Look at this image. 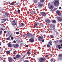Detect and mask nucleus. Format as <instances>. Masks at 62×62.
I'll list each match as a JSON object with an SVG mask.
<instances>
[{
	"label": "nucleus",
	"mask_w": 62,
	"mask_h": 62,
	"mask_svg": "<svg viewBox=\"0 0 62 62\" xmlns=\"http://www.w3.org/2000/svg\"><path fill=\"white\" fill-rule=\"evenodd\" d=\"M59 0H57L55 1L54 3V5L56 7L58 6L59 5Z\"/></svg>",
	"instance_id": "1"
},
{
	"label": "nucleus",
	"mask_w": 62,
	"mask_h": 62,
	"mask_svg": "<svg viewBox=\"0 0 62 62\" xmlns=\"http://www.w3.org/2000/svg\"><path fill=\"white\" fill-rule=\"evenodd\" d=\"M48 6L49 8L50 9H53V8H54V6L53 5L51 4H49Z\"/></svg>",
	"instance_id": "2"
},
{
	"label": "nucleus",
	"mask_w": 62,
	"mask_h": 62,
	"mask_svg": "<svg viewBox=\"0 0 62 62\" xmlns=\"http://www.w3.org/2000/svg\"><path fill=\"white\" fill-rule=\"evenodd\" d=\"M46 60V59L45 58H41L39 59V61L40 62H43L44 61Z\"/></svg>",
	"instance_id": "3"
},
{
	"label": "nucleus",
	"mask_w": 62,
	"mask_h": 62,
	"mask_svg": "<svg viewBox=\"0 0 62 62\" xmlns=\"http://www.w3.org/2000/svg\"><path fill=\"white\" fill-rule=\"evenodd\" d=\"M38 39L39 40V41H42V39L43 38V37L39 36V37H38Z\"/></svg>",
	"instance_id": "4"
},
{
	"label": "nucleus",
	"mask_w": 62,
	"mask_h": 62,
	"mask_svg": "<svg viewBox=\"0 0 62 62\" xmlns=\"http://www.w3.org/2000/svg\"><path fill=\"white\" fill-rule=\"evenodd\" d=\"M11 23L12 24V25L14 26L16 25V22H15V20L12 21L11 22Z\"/></svg>",
	"instance_id": "5"
},
{
	"label": "nucleus",
	"mask_w": 62,
	"mask_h": 62,
	"mask_svg": "<svg viewBox=\"0 0 62 62\" xmlns=\"http://www.w3.org/2000/svg\"><path fill=\"white\" fill-rule=\"evenodd\" d=\"M34 35H32V34H27V36L28 38H30V37L31 38L32 37H33V36Z\"/></svg>",
	"instance_id": "6"
},
{
	"label": "nucleus",
	"mask_w": 62,
	"mask_h": 62,
	"mask_svg": "<svg viewBox=\"0 0 62 62\" xmlns=\"http://www.w3.org/2000/svg\"><path fill=\"white\" fill-rule=\"evenodd\" d=\"M41 14L42 16H44V17H45L46 16V14L45 12H42L41 13Z\"/></svg>",
	"instance_id": "7"
},
{
	"label": "nucleus",
	"mask_w": 62,
	"mask_h": 62,
	"mask_svg": "<svg viewBox=\"0 0 62 62\" xmlns=\"http://www.w3.org/2000/svg\"><path fill=\"white\" fill-rule=\"evenodd\" d=\"M38 7L40 8L42 6V4L40 2H38Z\"/></svg>",
	"instance_id": "8"
},
{
	"label": "nucleus",
	"mask_w": 62,
	"mask_h": 62,
	"mask_svg": "<svg viewBox=\"0 0 62 62\" xmlns=\"http://www.w3.org/2000/svg\"><path fill=\"white\" fill-rule=\"evenodd\" d=\"M30 42H33L34 41V39L33 38L30 39L29 40Z\"/></svg>",
	"instance_id": "9"
},
{
	"label": "nucleus",
	"mask_w": 62,
	"mask_h": 62,
	"mask_svg": "<svg viewBox=\"0 0 62 62\" xmlns=\"http://www.w3.org/2000/svg\"><path fill=\"white\" fill-rule=\"evenodd\" d=\"M50 27L51 28H53V29L54 28H55V25L51 24L50 25Z\"/></svg>",
	"instance_id": "10"
},
{
	"label": "nucleus",
	"mask_w": 62,
	"mask_h": 62,
	"mask_svg": "<svg viewBox=\"0 0 62 62\" xmlns=\"http://www.w3.org/2000/svg\"><path fill=\"white\" fill-rule=\"evenodd\" d=\"M8 60L10 62H12V58L11 57H9L8 58Z\"/></svg>",
	"instance_id": "11"
},
{
	"label": "nucleus",
	"mask_w": 62,
	"mask_h": 62,
	"mask_svg": "<svg viewBox=\"0 0 62 62\" xmlns=\"http://www.w3.org/2000/svg\"><path fill=\"white\" fill-rule=\"evenodd\" d=\"M58 21L59 22H61L62 21V18L61 17H59L58 18Z\"/></svg>",
	"instance_id": "12"
},
{
	"label": "nucleus",
	"mask_w": 62,
	"mask_h": 62,
	"mask_svg": "<svg viewBox=\"0 0 62 62\" xmlns=\"http://www.w3.org/2000/svg\"><path fill=\"white\" fill-rule=\"evenodd\" d=\"M19 45L18 44H16L14 46V48L15 49H17Z\"/></svg>",
	"instance_id": "13"
},
{
	"label": "nucleus",
	"mask_w": 62,
	"mask_h": 62,
	"mask_svg": "<svg viewBox=\"0 0 62 62\" xmlns=\"http://www.w3.org/2000/svg\"><path fill=\"white\" fill-rule=\"evenodd\" d=\"M16 57L17 58H21V56L20 55L17 54L16 56Z\"/></svg>",
	"instance_id": "14"
},
{
	"label": "nucleus",
	"mask_w": 62,
	"mask_h": 62,
	"mask_svg": "<svg viewBox=\"0 0 62 62\" xmlns=\"http://www.w3.org/2000/svg\"><path fill=\"white\" fill-rule=\"evenodd\" d=\"M50 20L48 19H47L45 21L47 23H50Z\"/></svg>",
	"instance_id": "15"
},
{
	"label": "nucleus",
	"mask_w": 62,
	"mask_h": 62,
	"mask_svg": "<svg viewBox=\"0 0 62 62\" xmlns=\"http://www.w3.org/2000/svg\"><path fill=\"white\" fill-rule=\"evenodd\" d=\"M52 22L53 23H56V22L54 20H52Z\"/></svg>",
	"instance_id": "16"
},
{
	"label": "nucleus",
	"mask_w": 62,
	"mask_h": 62,
	"mask_svg": "<svg viewBox=\"0 0 62 62\" xmlns=\"http://www.w3.org/2000/svg\"><path fill=\"white\" fill-rule=\"evenodd\" d=\"M56 12L58 13V15H61V13H60V11H57Z\"/></svg>",
	"instance_id": "17"
},
{
	"label": "nucleus",
	"mask_w": 62,
	"mask_h": 62,
	"mask_svg": "<svg viewBox=\"0 0 62 62\" xmlns=\"http://www.w3.org/2000/svg\"><path fill=\"white\" fill-rule=\"evenodd\" d=\"M56 48H58L59 49H60L61 48V46H60L58 45H57L56 46Z\"/></svg>",
	"instance_id": "18"
},
{
	"label": "nucleus",
	"mask_w": 62,
	"mask_h": 62,
	"mask_svg": "<svg viewBox=\"0 0 62 62\" xmlns=\"http://www.w3.org/2000/svg\"><path fill=\"white\" fill-rule=\"evenodd\" d=\"M35 11H32L30 12V13L31 14H34V13H35Z\"/></svg>",
	"instance_id": "19"
},
{
	"label": "nucleus",
	"mask_w": 62,
	"mask_h": 62,
	"mask_svg": "<svg viewBox=\"0 0 62 62\" xmlns=\"http://www.w3.org/2000/svg\"><path fill=\"white\" fill-rule=\"evenodd\" d=\"M58 60H59L60 61V60H62V58H61V57H60L59 56V58L58 59Z\"/></svg>",
	"instance_id": "20"
},
{
	"label": "nucleus",
	"mask_w": 62,
	"mask_h": 62,
	"mask_svg": "<svg viewBox=\"0 0 62 62\" xmlns=\"http://www.w3.org/2000/svg\"><path fill=\"white\" fill-rule=\"evenodd\" d=\"M10 37H11V35L9 37L7 38L6 39L7 40H10Z\"/></svg>",
	"instance_id": "21"
},
{
	"label": "nucleus",
	"mask_w": 62,
	"mask_h": 62,
	"mask_svg": "<svg viewBox=\"0 0 62 62\" xmlns=\"http://www.w3.org/2000/svg\"><path fill=\"white\" fill-rule=\"evenodd\" d=\"M53 31H54V32H56V30L55 29V28H53Z\"/></svg>",
	"instance_id": "22"
},
{
	"label": "nucleus",
	"mask_w": 62,
	"mask_h": 62,
	"mask_svg": "<svg viewBox=\"0 0 62 62\" xmlns=\"http://www.w3.org/2000/svg\"><path fill=\"white\" fill-rule=\"evenodd\" d=\"M23 23H22L19 26L20 27H21L23 25Z\"/></svg>",
	"instance_id": "23"
},
{
	"label": "nucleus",
	"mask_w": 62,
	"mask_h": 62,
	"mask_svg": "<svg viewBox=\"0 0 62 62\" xmlns=\"http://www.w3.org/2000/svg\"><path fill=\"white\" fill-rule=\"evenodd\" d=\"M8 46L9 47H11V46H12L10 44H8Z\"/></svg>",
	"instance_id": "24"
},
{
	"label": "nucleus",
	"mask_w": 62,
	"mask_h": 62,
	"mask_svg": "<svg viewBox=\"0 0 62 62\" xmlns=\"http://www.w3.org/2000/svg\"><path fill=\"white\" fill-rule=\"evenodd\" d=\"M59 57H61L62 58V54H59Z\"/></svg>",
	"instance_id": "25"
},
{
	"label": "nucleus",
	"mask_w": 62,
	"mask_h": 62,
	"mask_svg": "<svg viewBox=\"0 0 62 62\" xmlns=\"http://www.w3.org/2000/svg\"><path fill=\"white\" fill-rule=\"evenodd\" d=\"M27 54H30L31 53H30V52L28 51L27 52Z\"/></svg>",
	"instance_id": "26"
},
{
	"label": "nucleus",
	"mask_w": 62,
	"mask_h": 62,
	"mask_svg": "<svg viewBox=\"0 0 62 62\" xmlns=\"http://www.w3.org/2000/svg\"><path fill=\"white\" fill-rule=\"evenodd\" d=\"M3 22H1L2 23H3L4 22H5L6 20H7V19H3Z\"/></svg>",
	"instance_id": "27"
},
{
	"label": "nucleus",
	"mask_w": 62,
	"mask_h": 62,
	"mask_svg": "<svg viewBox=\"0 0 62 62\" xmlns=\"http://www.w3.org/2000/svg\"><path fill=\"white\" fill-rule=\"evenodd\" d=\"M17 52V51H14L13 52V54H16V52Z\"/></svg>",
	"instance_id": "28"
},
{
	"label": "nucleus",
	"mask_w": 62,
	"mask_h": 62,
	"mask_svg": "<svg viewBox=\"0 0 62 62\" xmlns=\"http://www.w3.org/2000/svg\"><path fill=\"white\" fill-rule=\"evenodd\" d=\"M10 53V52L8 51H7L6 52V54H9Z\"/></svg>",
	"instance_id": "29"
},
{
	"label": "nucleus",
	"mask_w": 62,
	"mask_h": 62,
	"mask_svg": "<svg viewBox=\"0 0 62 62\" xmlns=\"http://www.w3.org/2000/svg\"><path fill=\"white\" fill-rule=\"evenodd\" d=\"M5 15L6 16H8V14L7 13V12H5Z\"/></svg>",
	"instance_id": "30"
},
{
	"label": "nucleus",
	"mask_w": 62,
	"mask_h": 62,
	"mask_svg": "<svg viewBox=\"0 0 62 62\" xmlns=\"http://www.w3.org/2000/svg\"><path fill=\"white\" fill-rule=\"evenodd\" d=\"M34 3H35L36 4L37 3V0H34Z\"/></svg>",
	"instance_id": "31"
},
{
	"label": "nucleus",
	"mask_w": 62,
	"mask_h": 62,
	"mask_svg": "<svg viewBox=\"0 0 62 62\" xmlns=\"http://www.w3.org/2000/svg\"><path fill=\"white\" fill-rule=\"evenodd\" d=\"M2 33H3V32H2V31H0V35H2Z\"/></svg>",
	"instance_id": "32"
},
{
	"label": "nucleus",
	"mask_w": 62,
	"mask_h": 62,
	"mask_svg": "<svg viewBox=\"0 0 62 62\" xmlns=\"http://www.w3.org/2000/svg\"><path fill=\"white\" fill-rule=\"evenodd\" d=\"M54 60V58H52L51 60H50V61H51V62H52V61H53V60Z\"/></svg>",
	"instance_id": "33"
},
{
	"label": "nucleus",
	"mask_w": 62,
	"mask_h": 62,
	"mask_svg": "<svg viewBox=\"0 0 62 62\" xmlns=\"http://www.w3.org/2000/svg\"><path fill=\"white\" fill-rule=\"evenodd\" d=\"M40 0L41 2H43L44 1V0Z\"/></svg>",
	"instance_id": "34"
},
{
	"label": "nucleus",
	"mask_w": 62,
	"mask_h": 62,
	"mask_svg": "<svg viewBox=\"0 0 62 62\" xmlns=\"http://www.w3.org/2000/svg\"><path fill=\"white\" fill-rule=\"evenodd\" d=\"M47 46V47H49L50 46V45L49 44H48Z\"/></svg>",
	"instance_id": "35"
},
{
	"label": "nucleus",
	"mask_w": 62,
	"mask_h": 62,
	"mask_svg": "<svg viewBox=\"0 0 62 62\" xmlns=\"http://www.w3.org/2000/svg\"><path fill=\"white\" fill-rule=\"evenodd\" d=\"M50 36L51 37V38H54V36H53V35H50Z\"/></svg>",
	"instance_id": "36"
},
{
	"label": "nucleus",
	"mask_w": 62,
	"mask_h": 62,
	"mask_svg": "<svg viewBox=\"0 0 62 62\" xmlns=\"http://www.w3.org/2000/svg\"><path fill=\"white\" fill-rule=\"evenodd\" d=\"M27 34H23V37H25L26 36H27Z\"/></svg>",
	"instance_id": "37"
},
{
	"label": "nucleus",
	"mask_w": 62,
	"mask_h": 62,
	"mask_svg": "<svg viewBox=\"0 0 62 62\" xmlns=\"http://www.w3.org/2000/svg\"><path fill=\"white\" fill-rule=\"evenodd\" d=\"M14 3L13 2H12L11 3H10V5H14Z\"/></svg>",
	"instance_id": "38"
},
{
	"label": "nucleus",
	"mask_w": 62,
	"mask_h": 62,
	"mask_svg": "<svg viewBox=\"0 0 62 62\" xmlns=\"http://www.w3.org/2000/svg\"><path fill=\"white\" fill-rule=\"evenodd\" d=\"M20 45H21V46H23V44L22 43H21V44Z\"/></svg>",
	"instance_id": "39"
},
{
	"label": "nucleus",
	"mask_w": 62,
	"mask_h": 62,
	"mask_svg": "<svg viewBox=\"0 0 62 62\" xmlns=\"http://www.w3.org/2000/svg\"><path fill=\"white\" fill-rule=\"evenodd\" d=\"M17 12L18 13H20V10L19 9L18 10Z\"/></svg>",
	"instance_id": "40"
},
{
	"label": "nucleus",
	"mask_w": 62,
	"mask_h": 62,
	"mask_svg": "<svg viewBox=\"0 0 62 62\" xmlns=\"http://www.w3.org/2000/svg\"><path fill=\"white\" fill-rule=\"evenodd\" d=\"M35 24H36V25L37 26H38V25H39V23H36Z\"/></svg>",
	"instance_id": "41"
},
{
	"label": "nucleus",
	"mask_w": 62,
	"mask_h": 62,
	"mask_svg": "<svg viewBox=\"0 0 62 62\" xmlns=\"http://www.w3.org/2000/svg\"><path fill=\"white\" fill-rule=\"evenodd\" d=\"M37 26V25H36V24H34V26L35 27H36V26Z\"/></svg>",
	"instance_id": "42"
},
{
	"label": "nucleus",
	"mask_w": 62,
	"mask_h": 62,
	"mask_svg": "<svg viewBox=\"0 0 62 62\" xmlns=\"http://www.w3.org/2000/svg\"><path fill=\"white\" fill-rule=\"evenodd\" d=\"M60 42L61 43H62V40H60Z\"/></svg>",
	"instance_id": "43"
},
{
	"label": "nucleus",
	"mask_w": 62,
	"mask_h": 62,
	"mask_svg": "<svg viewBox=\"0 0 62 62\" xmlns=\"http://www.w3.org/2000/svg\"><path fill=\"white\" fill-rule=\"evenodd\" d=\"M16 33L17 34V35H18V34H20V33H19L18 32H16Z\"/></svg>",
	"instance_id": "44"
},
{
	"label": "nucleus",
	"mask_w": 62,
	"mask_h": 62,
	"mask_svg": "<svg viewBox=\"0 0 62 62\" xmlns=\"http://www.w3.org/2000/svg\"><path fill=\"white\" fill-rule=\"evenodd\" d=\"M49 43L50 44H51V45H52V42H49Z\"/></svg>",
	"instance_id": "45"
},
{
	"label": "nucleus",
	"mask_w": 62,
	"mask_h": 62,
	"mask_svg": "<svg viewBox=\"0 0 62 62\" xmlns=\"http://www.w3.org/2000/svg\"><path fill=\"white\" fill-rule=\"evenodd\" d=\"M2 57H0V60H2Z\"/></svg>",
	"instance_id": "46"
},
{
	"label": "nucleus",
	"mask_w": 62,
	"mask_h": 62,
	"mask_svg": "<svg viewBox=\"0 0 62 62\" xmlns=\"http://www.w3.org/2000/svg\"><path fill=\"white\" fill-rule=\"evenodd\" d=\"M11 40H13V37H11Z\"/></svg>",
	"instance_id": "47"
},
{
	"label": "nucleus",
	"mask_w": 62,
	"mask_h": 62,
	"mask_svg": "<svg viewBox=\"0 0 62 62\" xmlns=\"http://www.w3.org/2000/svg\"><path fill=\"white\" fill-rule=\"evenodd\" d=\"M13 42H14V43H16V41H15V40Z\"/></svg>",
	"instance_id": "48"
},
{
	"label": "nucleus",
	"mask_w": 62,
	"mask_h": 62,
	"mask_svg": "<svg viewBox=\"0 0 62 62\" xmlns=\"http://www.w3.org/2000/svg\"><path fill=\"white\" fill-rule=\"evenodd\" d=\"M23 62H28V61H24Z\"/></svg>",
	"instance_id": "49"
},
{
	"label": "nucleus",
	"mask_w": 62,
	"mask_h": 62,
	"mask_svg": "<svg viewBox=\"0 0 62 62\" xmlns=\"http://www.w3.org/2000/svg\"><path fill=\"white\" fill-rule=\"evenodd\" d=\"M13 58L14 59H16V57H13Z\"/></svg>",
	"instance_id": "50"
},
{
	"label": "nucleus",
	"mask_w": 62,
	"mask_h": 62,
	"mask_svg": "<svg viewBox=\"0 0 62 62\" xmlns=\"http://www.w3.org/2000/svg\"><path fill=\"white\" fill-rule=\"evenodd\" d=\"M4 33H7V31H4Z\"/></svg>",
	"instance_id": "51"
},
{
	"label": "nucleus",
	"mask_w": 62,
	"mask_h": 62,
	"mask_svg": "<svg viewBox=\"0 0 62 62\" xmlns=\"http://www.w3.org/2000/svg\"><path fill=\"white\" fill-rule=\"evenodd\" d=\"M48 56H48V55H47L46 56V57H48Z\"/></svg>",
	"instance_id": "52"
},
{
	"label": "nucleus",
	"mask_w": 62,
	"mask_h": 62,
	"mask_svg": "<svg viewBox=\"0 0 62 62\" xmlns=\"http://www.w3.org/2000/svg\"><path fill=\"white\" fill-rule=\"evenodd\" d=\"M19 2H18L17 3H16V5H18V4H19Z\"/></svg>",
	"instance_id": "53"
},
{
	"label": "nucleus",
	"mask_w": 62,
	"mask_h": 62,
	"mask_svg": "<svg viewBox=\"0 0 62 62\" xmlns=\"http://www.w3.org/2000/svg\"><path fill=\"white\" fill-rule=\"evenodd\" d=\"M26 47H28V45H27L26 46Z\"/></svg>",
	"instance_id": "54"
},
{
	"label": "nucleus",
	"mask_w": 62,
	"mask_h": 62,
	"mask_svg": "<svg viewBox=\"0 0 62 62\" xmlns=\"http://www.w3.org/2000/svg\"><path fill=\"white\" fill-rule=\"evenodd\" d=\"M54 9H55V10H56V9H57V8H55Z\"/></svg>",
	"instance_id": "55"
},
{
	"label": "nucleus",
	"mask_w": 62,
	"mask_h": 62,
	"mask_svg": "<svg viewBox=\"0 0 62 62\" xmlns=\"http://www.w3.org/2000/svg\"><path fill=\"white\" fill-rule=\"evenodd\" d=\"M0 29L1 30H2L3 29L2 28H1Z\"/></svg>",
	"instance_id": "56"
},
{
	"label": "nucleus",
	"mask_w": 62,
	"mask_h": 62,
	"mask_svg": "<svg viewBox=\"0 0 62 62\" xmlns=\"http://www.w3.org/2000/svg\"><path fill=\"white\" fill-rule=\"evenodd\" d=\"M1 42H0V46H1Z\"/></svg>",
	"instance_id": "57"
},
{
	"label": "nucleus",
	"mask_w": 62,
	"mask_h": 62,
	"mask_svg": "<svg viewBox=\"0 0 62 62\" xmlns=\"http://www.w3.org/2000/svg\"><path fill=\"white\" fill-rule=\"evenodd\" d=\"M3 21H4V20L3 19H2V21L1 22H3Z\"/></svg>",
	"instance_id": "58"
},
{
	"label": "nucleus",
	"mask_w": 62,
	"mask_h": 62,
	"mask_svg": "<svg viewBox=\"0 0 62 62\" xmlns=\"http://www.w3.org/2000/svg\"><path fill=\"white\" fill-rule=\"evenodd\" d=\"M59 9H61V7H60L59 8Z\"/></svg>",
	"instance_id": "59"
},
{
	"label": "nucleus",
	"mask_w": 62,
	"mask_h": 62,
	"mask_svg": "<svg viewBox=\"0 0 62 62\" xmlns=\"http://www.w3.org/2000/svg\"><path fill=\"white\" fill-rule=\"evenodd\" d=\"M38 20L39 21V18H38Z\"/></svg>",
	"instance_id": "60"
},
{
	"label": "nucleus",
	"mask_w": 62,
	"mask_h": 62,
	"mask_svg": "<svg viewBox=\"0 0 62 62\" xmlns=\"http://www.w3.org/2000/svg\"><path fill=\"white\" fill-rule=\"evenodd\" d=\"M44 40H43L42 41V42H44Z\"/></svg>",
	"instance_id": "61"
},
{
	"label": "nucleus",
	"mask_w": 62,
	"mask_h": 62,
	"mask_svg": "<svg viewBox=\"0 0 62 62\" xmlns=\"http://www.w3.org/2000/svg\"><path fill=\"white\" fill-rule=\"evenodd\" d=\"M49 30H52V29H49Z\"/></svg>",
	"instance_id": "62"
},
{
	"label": "nucleus",
	"mask_w": 62,
	"mask_h": 62,
	"mask_svg": "<svg viewBox=\"0 0 62 62\" xmlns=\"http://www.w3.org/2000/svg\"><path fill=\"white\" fill-rule=\"evenodd\" d=\"M42 27H44V26H42Z\"/></svg>",
	"instance_id": "63"
},
{
	"label": "nucleus",
	"mask_w": 62,
	"mask_h": 62,
	"mask_svg": "<svg viewBox=\"0 0 62 62\" xmlns=\"http://www.w3.org/2000/svg\"><path fill=\"white\" fill-rule=\"evenodd\" d=\"M6 62L4 60V62Z\"/></svg>",
	"instance_id": "64"
}]
</instances>
